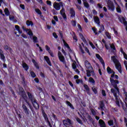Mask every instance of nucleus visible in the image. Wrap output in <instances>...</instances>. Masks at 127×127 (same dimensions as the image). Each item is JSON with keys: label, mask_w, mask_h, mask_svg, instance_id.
Returning <instances> with one entry per match:
<instances>
[{"label": "nucleus", "mask_w": 127, "mask_h": 127, "mask_svg": "<svg viewBox=\"0 0 127 127\" xmlns=\"http://www.w3.org/2000/svg\"><path fill=\"white\" fill-rule=\"evenodd\" d=\"M99 104L101 111H105L106 107H105V103H104V101L102 100L99 101Z\"/></svg>", "instance_id": "nucleus-19"}, {"label": "nucleus", "mask_w": 127, "mask_h": 127, "mask_svg": "<svg viewBox=\"0 0 127 127\" xmlns=\"http://www.w3.org/2000/svg\"><path fill=\"white\" fill-rule=\"evenodd\" d=\"M4 12L5 15H6V16H8V15H9V14H10L9 10H8V8H5L4 9Z\"/></svg>", "instance_id": "nucleus-35"}, {"label": "nucleus", "mask_w": 127, "mask_h": 127, "mask_svg": "<svg viewBox=\"0 0 127 127\" xmlns=\"http://www.w3.org/2000/svg\"><path fill=\"white\" fill-rule=\"evenodd\" d=\"M84 6L86 7V8H90V5L89 3L86 1L85 2H83Z\"/></svg>", "instance_id": "nucleus-37"}, {"label": "nucleus", "mask_w": 127, "mask_h": 127, "mask_svg": "<svg viewBox=\"0 0 127 127\" xmlns=\"http://www.w3.org/2000/svg\"><path fill=\"white\" fill-rule=\"evenodd\" d=\"M65 103H66L67 107H69L70 108V109H71V110H75V108H74V106H73V105H72V104L70 103V102L66 100V101H65Z\"/></svg>", "instance_id": "nucleus-29"}, {"label": "nucleus", "mask_w": 127, "mask_h": 127, "mask_svg": "<svg viewBox=\"0 0 127 127\" xmlns=\"http://www.w3.org/2000/svg\"><path fill=\"white\" fill-rule=\"evenodd\" d=\"M19 90V95H20V96L23 98V99L24 100L25 103L27 104L28 106H29L30 110L32 111V112H33V110H32V106L27 101V95H26V93H25V91H24V89H23V88L21 86H19L18 88Z\"/></svg>", "instance_id": "nucleus-1"}, {"label": "nucleus", "mask_w": 127, "mask_h": 127, "mask_svg": "<svg viewBox=\"0 0 127 127\" xmlns=\"http://www.w3.org/2000/svg\"><path fill=\"white\" fill-rule=\"evenodd\" d=\"M34 81L37 83V84H38L39 83V79L38 78H35L34 79Z\"/></svg>", "instance_id": "nucleus-62"}, {"label": "nucleus", "mask_w": 127, "mask_h": 127, "mask_svg": "<svg viewBox=\"0 0 127 127\" xmlns=\"http://www.w3.org/2000/svg\"><path fill=\"white\" fill-rule=\"evenodd\" d=\"M69 14H70V17L72 18L75 17L76 16V12H75V10L74 8L71 7L69 9Z\"/></svg>", "instance_id": "nucleus-17"}, {"label": "nucleus", "mask_w": 127, "mask_h": 127, "mask_svg": "<svg viewBox=\"0 0 127 127\" xmlns=\"http://www.w3.org/2000/svg\"><path fill=\"white\" fill-rule=\"evenodd\" d=\"M58 56L59 58L63 56V55H62V53H61L60 51H59L58 53Z\"/></svg>", "instance_id": "nucleus-60"}, {"label": "nucleus", "mask_w": 127, "mask_h": 127, "mask_svg": "<svg viewBox=\"0 0 127 127\" xmlns=\"http://www.w3.org/2000/svg\"><path fill=\"white\" fill-rule=\"evenodd\" d=\"M64 11H65V9L64 8V6L63 5V6H62V9L60 11L61 14L64 13Z\"/></svg>", "instance_id": "nucleus-49"}, {"label": "nucleus", "mask_w": 127, "mask_h": 127, "mask_svg": "<svg viewBox=\"0 0 127 127\" xmlns=\"http://www.w3.org/2000/svg\"><path fill=\"white\" fill-rule=\"evenodd\" d=\"M72 67L74 70L77 68V65H76V64L73 63L72 64Z\"/></svg>", "instance_id": "nucleus-55"}, {"label": "nucleus", "mask_w": 127, "mask_h": 127, "mask_svg": "<svg viewBox=\"0 0 127 127\" xmlns=\"http://www.w3.org/2000/svg\"><path fill=\"white\" fill-rule=\"evenodd\" d=\"M76 121L78 123V124H80V125H83V122H82V120H81V119H80V118H77L76 119Z\"/></svg>", "instance_id": "nucleus-48"}, {"label": "nucleus", "mask_w": 127, "mask_h": 127, "mask_svg": "<svg viewBox=\"0 0 127 127\" xmlns=\"http://www.w3.org/2000/svg\"><path fill=\"white\" fill-rule=\"evenodd\" d=\"M63 123L64 126L68 125V124H69V125H72V121H71V120H70L69 118H67L66 120H64L63 121Z\"/></svg>", "instance_id": "nucleus-21"}, {"label": "nucleus", "mask_w": 127, "mask_h": 127, "mask_svg": "<svg viewBox=\"0 0 127 127\" xmlns=\"http://www.w3.org/2000/svg\"><path fill=\"white\" fill-rule=\"evenodd\" d=\"M96 57L97 58V59L99 60L100 63L103 65V67L105 68V61H104V59H103V58L100 56V55L96 54Z\"/></svg>", "instance_id": "nucleus-14"}, {"label": "nucleus", "mask_w": 127, "mask_h": 127, "mask_svg": "<svg viewBox=\"0 0 127 127\" xmlns=\"http://www.w3.org/2000/svg\"><path fill=\"white\" fill-rule=\"evenodd\" d=\"M85 51L87 52L89 54V55H91V54L90 53V51H89V49H88V48L85 47L84 48Z\"/></svg>", "instance_id": "nucleus-54"}, {"label": "nucleus", "mask_w": 127, "mask_h": 127, "mask_svg": "<svg viewBox=\"0 0 127 127\" xmlns=\"http://www.w3.org/2000/svg\"><path fill=\"white\" fill-rule=\"evenodd\" d=\"M46 50L48 51V53L50 54V56L51 57H54V54L53 53V52L50 50V47H49L48 45L45 46Z\"/></svg>", "instance_id": "nucleus-20"}, {"label": "nucleus", "mask_w": 127, "mask_h": 127, "mask_svg": "<svg viewBox=\"0 0 127 127\" xmlns=\"http://www.w3.org/2000/svg\"><path fill=\"white\" fill-rule=\"evenodd\" d=\"M59 33L60 35V37L61 39H63V41L64 43V45L67 49H70V46H69V45L66 43L65 41V40H64V36H63V32L61 30L59 31Z\"/></svg>", "instance_id": "nucleus-11"}, {"label": "nucleus", "mask_w": 127, "mask_h": 127, "mask_svg": "<svg viewBox=\"0 0 127 127\" xmlns=\"http://www.w3.org/2000/svg\"><path fill=\"white\" fill-rule=\"evenodd\" d=\"M111 59L114 63L116 64V68L119 72V73H122V65L121 63H119V60L117 59L116 56H113L111 57Z\"/></svg>", "instance_id": "nucleus-5"}, {"label": "nucleus", "mask_w": 127, "mask_h": 127, "mask_svg": "<svg viewBox=\"0 0 127 127\" xmlns=\"http://www.w3.org/2000/svg\"><path fill=\"white\" fill-rule=\"evenodd\" d=\"M9 89H10V92L12 93V95H13L14 98H15V99H16L17 98V96H16V94H15L14 91H13V90H12V87H10Z\"/></svg>", "instance_id": "nucleus-31"}, {"label": "nucleus", "mask_w": 127, "mask_h": 127, "mask_svg": "<svg viewBox=\"0 0 127 127\" xmlns=\"http://www.w3.org/2000/svg\"><path fill=\"white\" fill-rule=\"evenodd\" d=\"M0 58L2 61L3 62H5V57L4 56V54H3V51L0 49Z\"/></svg>", "instance_id": "nucleus-18"}, {"label": "nucleus", "mask_w": 127, "mask_h": 127, "mask_svg": "<svg viewBox=\"0 0 127 127\" xmlns=\"http://www.w3.org/2000/svg\"><path fill=\"white\" fill-rule=\"evenodd\" d=\"M84 120L86 121L87 124L88 125H91L92 124V125H94L95 121H94V119L92 118L91 116L89 114H87L85 116H83Z\"/></svg>", "instance_id": "nucleus-6"}, {"label": "nucleus", "mask_w": 127, "mask_h": 127, "mask_svg": "<svg viewBox=\"0 0 127 127\" xmlns=\"http://www.w3.org/2000/svg\"><path fill=\"white\" fill-rule=\"evenodd\" d=\"M59 59L62 63H63V64H64V65H66V61H65V57H64V56L62 57H59Z\"/></svg>", "instance_id": "nucleus-27"}, {"label": "nucleus", "mask_w": 127, "mask_h": 127, "mask_svg": "<svg viewBox=\"0 0 127 127\" xmlns=\"http://www.w3.org/2000/svg\"><path fill=\"white\" fill-rule=\"evenodd\" d=\"M32 62L34 64V66L38 70L39 69V65H38V63L36 62L35 60L32 59Z\"/></svg>", "instance_id": "nucleus-26"}, {"label": "nucleus", "mask_w": 127, "mask_h": 127, "mask_svg": "<svg viewBox=\"0 0 127 127\" xmlns=\"http://www.w3.org/2000/svg\"><path fill=\"white\" fill-rule=\"evenodd\" d=\"M4 50L6 51H7V50H9V51H11L12 50V49L11 48L8 47L7 45H4Z\"/></svg>", "instance_id": "nucleus-36"}, {"label": "nucleus", "mask_w": 127, "mask_h": 127, "mask_svg": "<svg viewBox=\"0 0 127 127\" xmlns=\"http://www.w3.org/2000/svg\"><path fill=\"white\" fill-rule=\"evenodd\" d=\"M89 45H90V46H91L92 48H93V49H94V48H95V45H94V44H93V43H92L91 42H89Z\"/></svg>", "instance_id": "nucleus-58"}, {"label": "nucleus", "mask_w": 127, "mask_h": 127, "mask_svg": "<svg viewBox=\"0 0 127 127\" xmlns=\"http://www.w3.org/2000/svg\"><path fill=\"white\" fill-rule=\"evenodd\" d=\"M117 12H118V13H122V9H121V7H118L116 8Z\"/></svg>", "instance_id": "nucleus-50"}, {"label": "nucleus", "mask_w": 127, "mask_h": 127, "mask_svg": "<svg viewBox=\"0 0 127 127\" xmlns=\"http://www.w3.org/2000/svg\"><path fill=\"white\" fill-rule=\"evenodd\" d=\"M106 1L109 10H111V11H115L116 6H115L114 2H112V0H108Z\"/></svg>", "instance_id": "nucleus-7"}, {"label": "nucleus", "mask_w": 127, "mask_h": 127, "mask_svg": "<svg viewBox=\"0 0 127 127\" xmlns=\"http://www.w3.org/2000/svg\"><path fill=\"white\" fill-rule=\"evenodd\" d=\"M35 12L38 13V14H39L40 15H41L42 14V12H41V11L39 8H36L35 9Z\"/></svg>", "instance_id": "nucleus-40"}, {"label": "nucleus", "mask_w": 127, "mask_h": 127, "mask_svg": "<svg viewBox=\"0 0 127 127\" xmlns=\"http://www.w3.org/2000/svg\"><path fill=\"white\" fill-rule=\"evenodd\" d=\"M22 107L25 114L26 115V116H27V117H28V116H29V113L30 112L29 111V109H28V108H27V107H26L24 104H22Z\"/></svg>", "instance_id": "nucleus-15"}, {"label": "nucleus", "mask_w": 127, "mask_h": 127, "mask_svg": "<svg viewBox=\"0 0 127 127\" xmlns=\"http://www.w3.org/2000/svg\"><path fill=\"white\" fill-rule=\"evenodd\" d=\"M85 66L87 68V70H93V67L91 65V64L88 61H85L84 62Z\"/></svg>", "instance_id": "nucleus-16"}, {"label": "nucleus", "mask_w": 127, "mask_h": 127, "mask_svg": "<svg viewBox=\"0 0 127 127\" xmlns=\"http://www.w3.org/2000/svg\"><path fill=\"white\" fill-rule=\"evenodd\" d=\"M20 7H21V8L22 9H25V6H24V4H21L20 5Z\"/></svg>", "instance_id": "nucleus-61"}, {"label": "nucleus", "mask_w": 127, "mask_h": 127, "mask_svg": "<svg viewBox=\"0 0 127 127\" xmlns=\"http://www.w3.org/2000/svg\"><path fill=\"white\" fill-rule=\"evenodd\" d=\"M44 59L46 61L47 64L49 65V66H52V64H51V62H50V59L49 57L47 56H44Z\"/></svg>", "instance_id": "nucleus-25"}, {"label": "nucleus", "mask_w": 127, "mask_h": 127, "mask_svg": "<svg viewBox=\"0 0 127 127\" xmlns=\"http://www.w3.org/2000/svg\"><path fill=\"white\" fill-rule=\"evenodd\" d=\"M22 66L23 68L24 69L25 71H26L27 72V71H28V69H29V66H28V65H27L26 63H23L22 64Z\"/></svg>", "instance_id": "nucleus-24"}, {"label": "nucleus", "mask_w": 127, "mask_h": 127, "mask_svg": "<svg viewBox=\"0 0 127 127\" xmlns=\"http://www.w3.org/2000/svg\"><path fill=\"white\" fill-rule=\"evenodd\" d=\"M91 112V114L94 116V117H96V111H95V110L91 109L90 110Z\"/></svg>", "instance_id": "nucleus-51"}, {"label": "nucleus", "mask_w": 127, "mask_h": 127, "mask_svg": "<svg viewBox=\"0 0 127 127\" xmlns=\"http://www.w3.org/2000/svg\"><path fill=\"white\" fill-rule=\"evenodd\" d=\"M110 83L111 85L114 88L115 90V93H118L120 95V88L118 87V84H120V81L118 80H114V78H110Z\"/></svg>", "instance_id": "nucleus-3"}, {"label": "nucleus", "mask_w": 127, "mask_h": 127, "mask_svg": "<svg viewBox=\"0 0 127 127\" xmlns=\"http://www.w3.org/2000/svg\"><path fill=\"white\" fill-rule=\"evenodd\" d=\"M80 36H82V40L83 41V42H84V43L85 44H86V43H87V40H86V39L84 37V36H83V34H79Z\"/></svg>", "instance_id": "nucleus-39"}, {"label": "nucleus", "mask_w": 127, "mask_h": 127, "mask_svg": "<svg viewBox=\"0 0 127 127\" xmlns=\"http://www.w3.org/2000/svg\"><path fill=\"white\" fill-rule=\"evenodd\" d=\"M27 94L29 99L31 101L33 105V107L35 109V110H38V109H39V104H38V103L36 102V99L34 97V95L29 92H27Z\"/></svg>", "instance_id": "nucleus-2"}, {"label": "nucleus", "mask_w": 127, "mask_h": 127, "mask_svg": "<svg viewBox=\"0 0 127 127\" xmlns=\"http://www.w3.org/2000/svg\"><path fill=\"white\" fill-rule=\"evenodd\" d=\"M15 28L17 31L20 34H21L22 33V31L20 30V27L19 26L16 25H15Z\"/></svg>", "instance_id": "nucleus-30"}, {"label": "nucleus", "mask_w": 127, "mask_h": 127, "mask_svg": "<svg viewBox=\"0 0 127 127\" xmlns=\"http://www.w3.org/2000/svg\"><path fill=\"white\" fill-rule=\"evenodd\" d=\"M62 17H63L64 20H67V16L66 15V13L64 12L63 14H61Z\"/></svg>", "instance_id": "nucleus-43"}, {"label": "nucleus", "mask_w": 127, "mask_h": 127, "mask_svg": "<svg viewBox=\"0 0 127 127\" xmlns=\"http://www.w3.org/2000/svg\"><path fill=\"white\" fill-rule=\"evenodd\" d=\"M108 125L110 127H112V126H114V121L112 120H110L108 122Z\"/></svg>", "instance_id": "nucleus-44"}, {"label": "nucleus", "mask_w": 127, "mask_h": 127, "mask_svg": "<svg viewBox=\"0 0 127 127\" xmlns=\"http://www.w3.org/2000/svg\"><path fill=\"white\" fill-rule=\"evenodd\" d=\"M94 73V70L93 69H87L86 75L87 77H91V74Z\"/></svg>", "instance_id": "nucleus-23"}, {"label": "nucleus", "mask_w": 127, "mask_h": 127, "mask_svg": "<svg viewBox=\"0 0 127 127\" xmlns=\"http://www.w3.org/2000/svg\"><path fill=\"white\" fill-rule=\"evenodd\" d=\"M105 35H106V36L108 38V39H112V37L111 36V35H110V33H109L108 32H106Z\"/></svg>", "instance_id": "nucleus-47"}, {"label": "nucleus", "mask_w": 127, "mask_h": 127, "mask_svg": "<svg viewBox=\"0 0 127 127\" xmlns=\"http://www.w3.org/2000/svg\"><path fill=\"white\" fill-rule=\"evenodd\" d=\"M113 31L115 35H118L119 34V33H118V31L116 30V28H113Z\"/></svg>", "instance_id": "nucleus-57"}, {"label": "nucleus", "mask_w": 127, "mask_h": 127, "mask_svg": "<svg viewBox=\"0 0 127 127\" xmlns=\"http://www.w3.org/2000/svg\"><path fill=\"white\" fill-rule=\"evenodd\" d=\"M75 6H76V7L78 10H81V6H80L78 4H75Z\"/></svg>", "instance_id": "nucleus-59"}, {"label": "nucleus", "mask_w": 127, "mask_h": 127, "mask_svg": "<svg viewBox=\"0 0 127 127\" xmlns=\"http://www.w3.org/2000/svg\"><path fill=\"white\" fill-rule=\"evenodd\" d=\"M96 23L97 24V26L99 28L98 33L97 32L98 30L96 29V35H97L99 34V33H102V32L105 30V26H104V25L100 24L101 23V22H100V18H99L98 16L96 17Z\"/></svg>", "instance_id": "nucleus-4"}, {"label": "nucleus", "mask_w": 127, "mask_h": 127, "mask_svg": "<svg viewBox=\"0 0 127 127\" xmlns=\"http://www.w3.org/2000/svg\"><path fill=\"white\" fill-rule=\"evenodd\" d=\"M53 36L56 39H57L58 38V36L57 35V34H56V32H54L53 33Z\"/></svg>", "instance_id": "nucleus-53"}, {"label": "nucleus", "mask_w": 127, "mask_h": 127, "mask_svg": "<svg viewBox=\"0 0 127 127\" xmlns=\"http://www.w3.org/2000/svg\"><path fill=\"white\" fill-rule=\"evenodd\" d=\"M110 48L113 50V53H115V51H117V49H116V46H115V44H114V43H112L110 45Z\"/></svg>", "instance_id": "nucleus-32"}, {"label": "nucleus", "mask_w": 127, "mask_h": 127, "mask_svg": "<svg viewBox=\"0 0 127 127\" xmlns=\"http://www.w3.org/2000/svg\"><path fill=\"white\" fill-rule=\"evenodd\" d=\"M119 20L121 23L124 24L125 26H127V21H126V19L125 18V17H119Z\"/></svg>", "instance_id": "nucleus-22"}, {"label": "nucleus", "mask_w": 127, "mask_h": 127, "mask_svg": "<svg viewBox=\"0 0 127 127\" xmlns=\"http://www.w3.org/2000/svg\"><path fill=\"white\" fill-rule=\"evenodd\" d=\"M61 6H63V3L62 2L54 4V7L56 9V10H60Z\"/></svg>", "instance_id": "nucleus-13"}, {"label": "nucleus", "mask_w": 127, "mask_h": 127, "mask_svg": "<svg viewBox=\"0 0 127 127\" xmlns=\"http://www.w3.org/2000/svg\"><path fill=\"white\" fill-rule=\"evenodd\" d=\"M111 92L112 94H113V95L115 98V100H116V105H117L118 107H120V101H119V95H118V93L115 92V88H111Z\"/></svg>", "instance_id": "nucleus-8"}, {"label": "nucleus", "mask_w": 127, "mask_h": 127, "mask_svg": "<svg viewBox=\"0 0 127 127\" xmlns=\"http://www.w3.org/2000/svg\"><path fill=\"white\" fill-rule=\"evenodd\" d=\"M26 24L27 26H33V22L32 21L27 20L26 22Z\"/></svg>", "instance_id": "nucleus-33"}, {"label": "nucleus", "mask_w": 127, "mask_h": 127, "mask_svg": "<svg viewBox=\"0 0 127 127\" xmlns=\"http://www.w3.org/2000/svg\"><path fill=\"white\" fill-rule=\"evenodd\" d=\"M83 87H84V89L86 90L87 94H89V93H90V88H89V86H88V85L84 84L83 85Z\"/></svg>", "instance_id": "nucleus-34"}, {"label": "nucleus", "mask_w": 127, "mask_h": 127, "mask_svg": "<svg viewBox=\"0 0 127 127\" xmlns=\"http://www.w3.org/2000/svg\"><path fill=\"white\" fill-rule=\"evenodd\" d=\"M76 84H83V80L82 79H76Z\"/></svg>", "instance_id": "nucleus-46"}, {"label": "nucleus", "mask_w": 127, "mask_h": 127, "mask_svg": "<svg viewBox=\"0 0 127 127\" xmlns=\"http://www.w3.org/2000/svg\"><path fill=\"white\" fill-rule=\"evenodd\" d=\"M72 26H74V27L76 26V21L73 20L72 21Z\"/></svg>", "instance_id": "nucleus-63"}, {"label": "nucleus", "mask_w": 127, "mask_h": 127, "mask_svg": "<svg viewBox=\"0 0 127 127\" xmlns=\"http://www.w3.org/2000/svg\"><path fill=\"white\" fill-rule=\"evenodd\" d=\"M107 73L109 74H112L111 75V78H114L115 77V74L116 72L110 67V66H108L107 68Z\"/></svg>", "instance_id": "nucleus-12"}, {"label": "nucleus", "mask_w": 127, "mask_h": 127, "mask_svg": "<svg viewBox=\"0 0 127 127\" xmlns=\"http://www.w3.org/2000/svg\"><path fill=\"white\" fill-rule=\"evenodd\" d=\"M42 111V114L43 115V117L44 118V120L47 124H48L49 127L52 126L51 123H50V121H49V119H48V117H47V114L45 113V111H44V109H41Z\"/></svg>", "instance_id": "nucleus-10"}, {"label": "nucleus", "mask_w": 127, "mask_h": 127, "mask_svg": "<svg viewBox=\"0 0 127 127\" xmlns=\"http://www.w3.org/2000/svg\"><path fill=\"white\" fill-rule=\"evenodd\" d=\"M33 40L34 43H38V38L36 36H34L33 37Z\"/></svg>", "instance_id": "nucleus-38"}, {"label": "nucleus", "mask_w": 127, "mask_h": 127, "mask_svg": "<svg viewBox=\"0 0 127 127\" xmlns=\"http://www.w3.org/2000/svg\"><path fill=\"white\" fill-rule=\"evenodd\" d=\"M102 94L103 97H106V96H107V94H106V91H105V90H102Z\"/></svg>", "instance_id": "nucleus-52"}, {"label": "nucleus", "mask_w": 127, "mask_h": 127, "mask_svg": "<svg viewBox=\"0 0 127 127\" xmlns=\"http://www.w3.org/2000/svg\"><path fill=\"white\" fill-rule=\"evenodd\" d=\"M99 124L100 127H107L106 126V123H105V122L103 120H100L99 121Z\"/></svg>", "instance_id": "nucleus-28"}, {"label": "nucleus", "mask_w": 127, "mask_h": 127, "mask_svg": "<svg viewBox=\"0 0 127 127\" xmlns=\"http://www.w3.org/2000/svg\"><path fill=\"white\" fill-rule=\"evenodd\" d=\"M28 34L30 36H33V33H32V31H29V32H28Z\"/></svg>", "instance_id": "nucleus-56"}, {"label": "nucleus", "mask_w": 127, "mask_h": 127, "mask_svg": "<svg viewBox=\"0 0 127 127\" xmlns=\"http://www.w3.org/2000/svg\"><path fill=\"white\" fill-rule=\"evenodd\" d=\"M73 40H75V42H77L78 41V38H77V36H76V34L75 33H73V36H72Z\"/></svg>", "instance_id": "nucleus-45"}, {"label": "nucleus", "mask_w": 127, "mask_h": 127, "mask_svg": "<svg viewBox=\"0 0 127 127\" xmlns=\"http://www.w3.org/2000/svg\"><path fill=\"white\" fill-rule=\"evenodd\" d=\"M20 77L21 79V84L24 88H27V81L25 80L24 75L21 73L20 74Z\"/></svg>", "instance_id": "nucleus-9"}, {"label": "nucleus", "mask_w": 127, "mask_h": 127, "mask_svg": "<svg viewBox=\"0 0 127 127\" xmlns=\"http://www.w3.org/2000/svg\"><path fill=\"white\" fill-rule=\"evenodd\" d=\"M30 75L32 78H35V77H36V74H35V72H34V71H31Z\"/></svg>", "instance_id": "nucleus-41"}, {"label": "nucleus", "mask_w": 127, "mask_h": 127, "mask_svg": "<svg viewBox=\"0 0 127 127\" xmlns=\"http://www.w3.org/2000/svg\"><path fill=\"white\" fill-rule=\"evenodd\" d=\"M9 19H10V20H13L14 19V16H10V15L9 16Z\"/></svg>", "instance_id": "nucleus-64"}, {"label": "nucleus", "mask_w": 127, "mask_h": 127, "mask_svg": "<svg viewBox=\"0 0 127 127\" xmlns=\"http://www.w3.org/2000/svg\"><path fill=\"white\" fill-rule=\"evenodd\" d=\"M89 82L90 83H91V84H95V80H94V78H93V77H90Z\"/></svg>", "instance_id": "nucleus-42"}]
</instances>
